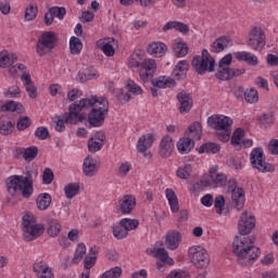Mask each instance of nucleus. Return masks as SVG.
<instances>
[{
    "mask_svg": "<svg viewBox=\"0 0 278 278\" xmlns=\"http://www.w3.org/2000/svg\"><path fill=\"white\" fill-rule=\"evenodd\" d=\"M74 106L78 114H84L81 112H86L91 108L88 114L90 127H101L110 112V102L105 97L91 96L90 98H83L78 102H74Z\"/></svg>",
    "mask_w": 278,
    "mask_h": 278,
    "instance_id": "obj_1",
    "label": "nucleus"
},
{
    "mask_svg": "<svg viewBox=\"0 0 278 278\" xmlns=\"http://www.w3.org/2000/svg\"><path fill=\"white\" fill-rule=\"evenodd\" d=\"M254 237H235L232 242V253L237 257L240 266H251L260 257L262 251L253 245Z\"/></svg>",
    "mask_w": 278,
    "mask_h": 278,
    "instance_id": "obj_2",
    "label": "nucleus"
},
{
    "mask_svg": "<svg viewBox=\"0 0 278 278\" xmlns=\"http://www.w3.org/2000/svg\"><path fill=\"white\" fill-rule=\"evenodd\" d=\"M34 174L33 170H26V176L13 175L7 178V190L11 197L22 194L23 199H29L34 194Z\"/></svg>",
    "mask_w": 278,
    "mask_h": 278,
    "instance_id": "obj_3",
    "label": "nucleus"
},
{
    "mask_svg": "<svg viewBox=\"0 0 278 278\" xmlns=\"http://www.w3.org/2000/svg\"><path fill=\"white\" fill-rule=\"evenodd\" d=\"M128 66L134 73H136V71H139V77L144 83L151 81V79H153V76L155 75V71H157V63H155V60L147 59V56H144V53L140 51L134 52L130 55L128 60Z\"/></svg>",
    "mask_w": 278,
    "mask_h": 278,
    "instance_id": "obj_4",
    "label": "nucleus"
},
{
    "mask_svg": "<svg viewBox=\"0 0 278 278\" xmlns=\"http://www.w3.org/2000/svg\"><path fill=\"white\" fill-rule=\"evenodd\" d=\"M208 127L216 129V136L220 142H229L231 138V125H233V119L225 115L210 116L207 118Z\"/></svg>",
    "mask_w": 278,
    "mask_h": 278,
    "instance_id": "obj_5",
    "label": "nucleus"
},
{
    "mask_svg": "<svg viewBox=\"0 0 278 278\" xmlns=\"http://www.w3.org/2000/svg\"><path fill=\"white\" fill-rule=\"evenodd\" d=\"M22 230L25 242H34L45 233V226L36 223L34 214L26 213L22 219Z\"/></svg>",
    "mask_w": 278,
    "mask_h": 278,
    "instance_id": "obj_6",
    "label": "nucleus"
},
{
    "mask_svg": "<svg viewBox=\"0 0 278 278\" xmlns=\"http://www.w3.org/2000/svg\"><path fill=\"white\" fill-rule=\"evenodd\" d=\"M191 66L198 75H205V73H214L216 71V60L206 49H203L201 55L193 56Z\"/></svg>",
    "mask_w": 278,
    "mask_h": 278,
    "instance_id": "obj_7",
    "label": "nucleus"
},
{
    "mask_svg": "<svg viewBox=\"0 0 278 278\" xmlns=\"http://www.w3.org/2000/svg\"><path fill=\"white\" fill-rule=\"evenodd\" d=\"M54 118L55 131H64V129H66V125L84 123V121H86V114H78L75 109V103H72L68 108V113H64L61 116L56 115Z\"/></svg>",
    "mask_w": 278,
    "mask_h": 278,
    "instance_id": "obj_8",
    "label": "nucleus"
},
{
    "mask_svg": "<svg viewBox=\"0 0 278 278\" xmlns=\"http://www.w3.org/2000/svg\"><path fill=\"white\" fill-rule=\"evenodd\" d=\"M56 45L58 35L54 31H45L37 40L36 53L39 58H45V55L53 51Z\"/></svg>",
    "mask_w": 278,
    "mask_h": 278,
    "instance_id": "obj_9",
    "label": "nucleus"
},
{
    "mask_svg": "<svg viewBox=\"0 0 278 278\" xmlns=\"http://www.w3.org/2000/svg\"><path fill=\"white\" fill-rule=\"evenodd\" d=\"M250 164L258 173H275V165L266 162L264 149L254 148L250 154Z\"/></svg>",
    "mask_w": 278,
    "mask_h": 278,
    "instance_id": "obj_10",
    "label": "nucleus"
},
{
    "mask_svg": "<svg viewBox=\"0 0 278 278\" xmlns=\"http://www.w3.org/2000/svg\"><path fill=\"white\" fill-rule=\"evenodd\" d=\"M227 192L231 193V205L237 208V212H240L244 207V189L238 187V180L235 178L226 180L225 184Z\"/></svg>",
    "mask_w": 278,
    "mask_h": 278,
    "instance_id": "obj_11",
    "label": "nucleus"
},
{
    "mask_svg": "<svg viewBox=\"0 0 278 278\" xmlns=\"http://www.w3.org/2000/svg\"><path fill=\"white\" fill-rule=\"evenodd\" d=\"M189 256L191 263L197 268H207L210 266V254L207 251L199 245L189 249Z\"/></svg>",
    "mask_w": 278,
    "mask_h": 278,
    "instance_id": "obj_12",
    "label": "nucleus"
},
{
    "mask_svg": "<svg viewBox=\"0 0 278 278\" xmlns=\"http://www.w3.org/2000/svg\"><path fill=\"white\" fill-rule=\"evenodd\" d=\"M248 47L254 51H262L266 47V34L261 27H253L248 36Z\"/></svg>",
    "mask_w": 278,
    "mask_h": 278,
    "instance_id": "obj_13",
    "label": "nucleus"
},
{
    "mask_svg": "<svg viewBox=\"0 0 278 278\" xmlns=\"http://www.w3.org/2000/svg\"><path fill=\"white\" fill-rule=\"evenodd\" d=\"M255 229V216L253 213L244 211L238 222V231L240 236H249Z\"/></svg>",
    "mask_w": 278,
    "mask_h": 278,
    "instance_id": "obj_14",
    "label": "nucleus"
},
{
    "mask_svg": "<svg viewBox=\"0 0 278 278\" xmlns=\"http://www.w3.org/2000/svg\"><path fill=\"white\" fill-rule=\"evenodd\" d=\"M152 86L153 87L150 89L152 97H160L161 91L159 88H175L176 83L175 79L168 76H160L152 79Z\"/></svg>",
    "mask_w": 278,
    "mask_h": 278,
    "instance_id": "obj_15",
    "label": "nucleus"
},
{
    "mask_svg": "<svg viewBox=\"0 0 278 278\" xmlns=\"http://www.w3.org/2000/svg\"><path fill=\"white\" fill-rule=\"evenodd\" d=\"M177 101L180 104L179 112L180 114H188L190 110H192V105H194V101L192 100V94L190 92L182 90L177 93Z\"/></svg>",
    "mask_w": 278,
    "mask_h": 278,
    "instance_id": "obj_16",
    "label": "nucleus"
},
{
    "mask_svg": "<svg viewBox=\"0 0 278 278\" xmlns=\"http://www.w3.org/2000/svg\"><path fill=\"white\" fill-rule=\"evenodd\" d=\"M244 73H247V70L244 68L228 67L217 71L215 76L220 81H229V79H233V77H240V75H244Z\"/></svg>",
    "mask_w": 278,
    "mask_h": 278,
    "instance_id": "obj_17",
    "label": "nucleus"
},
{
    "mask_svg": "<svg viewBox=\"0 0 278 278\" xmlns=\"http://www.w3.org/2000/svg\"><path fill=\"white\" fill-rule=\"evenodd\" d=\"M210 184L215 188H223L227 184V175L218 173V165L210 168Z\"/></svg>",
    "mask_w": 278,
    "mask_h": 278,
    "instance_id": "obj_18",
    "label": "nucleus"
},
{
    "mask_svg": "<svg viewBox=\"0 0 278 278\" xmlns=\"http://www.w3.org/2000/svg\"><path fill=\"white\" fill-rule=\"evenodd\" d=\"M181 243V232L177 230L168 231L165 236V245L169 251H176L179 249V244Z\"/></svg>",
    "mask_w": 278,
    "mask_h": 278,
    "instance_id": "obj_19",
    "label": "nucleus"
},
{
    "mask_svg": "<svg viewBox=\"0 0 278 278\" xmlns=\"http://www.w3.org/2000/svg\"><path fill=\"white\" fill-rule=\"evenodd\" d=\"M147 51L152 58H164L166 51H168V46L164 42H152L147 47Z\"/></svg>",
    "mask_w": 278,
    "mask_h": 278,
    "instance_id": "obj_20",
    "label": "nucleus"
},
{
    "mask_svg": "<svg viewBox=\"0 0 278 278\" xmlns=\"http://www.w3.org/2000/svg\"><path fill=\"white\" fill-rule=\"evenodd\" d=\"M33 270L37 278H53V269L42 261L35 263Z\"/></svg>",
    "mask_w": 278,
    "mask_h": 278,
    "instance_id": "obj_21",
    "label": "nucleus"
},
{
    "mask_svg": "<svg viewBox=\"0 0 278 278\" xmlns=\"http://www.w3.org/2000/svg\"><path fill=\"white\" fill-rule=\"evenodd\" d=\"M118 205L122 214H131L136 207V198L131 194L124 195L118 201Z\"/></svg>",
    "mask_w": 278,
    "mask_h": 278,
    "instance_id": "obj_22",
    "label": "nucleus"
},
{
    "mask_svg": "<svg viewBox=\"0 0 278 278\" xmlns=\"http://www.w3.org/2000/svg\"><path fill=\"white\" fill-rule=\"evenodd\" d=\"M21 80L24 87L26 88L28 97L30 99H36V97H38V89L36 88V85H34V80H31V75H29V73L24 72L22 74Z\"/></svg>",
    "mask_w": 278,
    "mask_h": 278,
    "instance_id": "obj_23",
    "label": "nucleus"
},
{
    "mask_svg": "<svg viewBox=\"0 0 278 278\" xmlns=\"http://www.w3.org/2000/svg\"><path fill=\"white\" fill-rule=\"evenodd\" d=\"M155 142V136L153 134L142 135L137 142V151L139 153H147V150L153 147Z\"/></svg>",
    "mask_w": 278,
    "mask_h": 278,
    "instance_id": "obj_24",
    "label": "nucleus"
},
{
    "mask_svg": "<svg viewBox=\"0 0 278 278\" xmlns=\"http://www.w3.org/2000/svg\"><path fill=\"white\" fill-rule=\"evenodd\" d=\"M174 149H175V143H173V138L170 136L163 137L160 143L161 157H170V155H173Z\"/></svg>",
    "mask_w": 278,
    "mask_h": 278,
    "instance_id": "obj_25",
    "label": "nucleus"
},
{
    "mask_svg": "<svg viewBox=\"0 0 278 278\" xmlns=\"http://www.w3.org/2000/svg\"><path fill=\"white\" fill-rule=\"evenodd\" d=\"M235 58L238 62H245L249 66H257V64H260L257 56L251 52H235Z\"/></svg>",
    "mask_w": 278,
    "mask_h": 278,
    "instance_id": "obj_26",
    "label": "nucleus"
},
{
    "mask_svg": "<svg viewBox=\"0 0 278 278\" xmlns=\"http://www.w3.org/2000/svg\"><path fill=\"white\" fill-rule=\"evenodd\" d=\"M172 76L176 81H181L188 77V61H179L172 72Z\"/></svg>",
    "mask_w": 278,
    "mask_h": 278,
    "instance_id": "obj_27",
    "label": "nucleus"
},
{
    "mask_svg": "<svg viewBox=\"0 0 278 278\" xmlns=\"http://www.w3.org/2000/svg\"><path fill=\"white\" fill-rule=\"evenodd\" d=\"M172 49L176 58H186V55H188V51H190L188 43L181 39H175L172 45Z\"/></svg>",
    "mask_w": 278,
    "mask_h": 278,
    "instance_id": "obj_28",
    "label": "nucleus"
},
{
    "mask_svg": "<svg viewBox=\"0 0 278 278\" xmlns=\"http://www.w3.org/2000/svg\"><path fill=\"white\" fill-rule=\"evenodd\" d=\"M97 161L90 155L84 160L83 173L86 177H94L97 175Z\"/></svg>",
    "mask_w": 278,
    "mask_h": 278,
    "instance_id": "obj_29",
    "label": "nucleus"
},
{
    "mask_svg": "<svg viewBox=\"0 0 278 278\" xmlns=\"http://www.w3.org/2000/svg\"><path fill=\"white\" fill-rule=\"evenodd\" d=\"M231 39L227 36H222L217 38L211 46L212 53H220L225 51V49L229 48Z\"/></svg>",
    "mask_w": 278,
    "mask_h": 278,
    "instance_id": "obj_30",
    "label": "nucleus"
},
{
    "mask_svg": "<svg viewBox=\"0 0 278 278\" xmlns=\"http://www.w3.org/2000/svg\"><path fill=\"white\" fill-rule=\"evenodd\" d=\"M0 112H17V114H23L25 108L22 103L11 100L0 105Z\"/></svg>",
    "mask_w": 278,
    "mask_h": 278,
    "instance_id": "obj_31",
    "label": "nucleus"
},
{
    "mask_svg": "<svg viewBox=\"0 0 278 278\" xmlns=\"http://www.w3.org/2000/svg\"><path fill=\"white\" fill-rule=\"evenodd\" d=\"M165 197L169 203L170 211L175 213L179 212V200L177 199V193L173 189L165 190Z\"/></svg>",
    "mask_w": 278,
    "mask_h": 278,
    "instance_id": "obj_32",
    "label": "nucleus"
},
{
    "mask_svg": "<svg viewBox=\"0 0 278 278\" xmlns=\"http://www.w3.org/2000/svg\"><path fill=\"white\" fill-rule=\"evenodd\" d=\"M203 128L201 123L194 122L189 126V131L187 132V137L194 142V140H201V134Z\"/></svg>",
    "mask_w": 278,
    "mask_h": 278,
    "instance_id": "obj_33",
    "label": "nucleus"
},
{
    "mask_svg": "<svg viewBox=\"0 0 278 278\" xmlns=\"http://www.w3.org/2000/svg\"><path fill=\"white\" fill-rule=\"evenodd\" d=\"M98 254H99V251L97 250V247H93L89 250L88 255L84 260V264L86 268L85 273H88V270H90V268H92V266L97 264Z\"/></svg>",
    "mask_w": 278,
    "mask_h": 278,
    "instance_id": "obj_34",
    "label": "nucleus"
},
{
    "mask_svg": "<svg viewBox=\"0 0 278 278\" xmlns=\"http://www.w3.org/2000/svg\"><path fill=\"white\" fill-rule=\"evenodd\" d=\"M169 29H176L180 34H188L190 27L181 22H168L163 26V31H168Z\"/></svg>",
    "mask_w": 278,
    "mask_h": 278,
    "instance_id": "obj_35",
    "label": "nucleus"
},
{
    "mask_svg": "<svg viewBox=\"0 0 278 278\" xmlns=\"http://www.w3.org/2000/svg\"><path fill=\"white\" fill-rule=\"evenodd\" d=\"M177 149L180 153H190L194 149V141L188 137H184L178 141Z\"/></svg>",
    "mask_w": 278,
    "mask_h": 278,
    "instance_id": "obj_36",
    "label": "nucleus"
},
{
    "mask_svg": "<svg viewBox=\"0 0 278 278\" xmlns=\"http://www.w3.org/2000/svg\"><path fill=\"white\" fill-rule=\"evenodd\" d=\"M51 194L49 193H40L37 197V207L38 210L45 211L49 208V205H51Z\"/></svg>",
    "mask_w": 278,
    "mask_h": 278,
    "instance_id": "obj_37",
    "label": "nucleus"
},
{
    "mask_svg": "<svg viewBox=\"0 0 278 278\" xmlns=\"http://www.w3.org/2000/svg\"><path fill=\"white\" fill-rule=\"evenodd\" d=\"M14 129V123L5 119V117H0V134L2 136H10Z\"/></svg>",
    "mask_w": 278,
    "mask_h": 278,
    "instance_id": "obj_38",
    "label": "nucleus"
},
{
    "mask_svg": "<svg viewBox=\"0 0 278 278\" xmlns=\"http://www.w3.org/2000/svg\"><path fill=\"white\" fill-rule=\"evenodd\" d=\"M48 225V235L51 236V238H56V236H60V231H62V225H60L58 219H49Z\"/></svg>",
    "mask_w": 278,
    "mask_h": 278,
    "instance_id": "obj_39",
    "label": "nucleus"
},
{
    "mask_svg": "<svg viewBox=\"0 0 278 278\" xmlns=\"http://www.w3.org/2000/svg\"><path fill=\"white\" fill-rule=\"evenodd\" d=\"M121 227L123 229H126V231L129 233V231H134V229H138L140 222L138 219H131V218H123L119 220Z\"/></svg>",
    "mask_w": 278,
    "mask_h": 278,
    "instance_id": "obj_40",
    "label": "nucleus"
},
{
    "mask_svg": "<svg viewBox=\"0 0 278 278\" xmlns=\"http://www.w3.org/2000/svg\"><path fill=\"white\" fill-rule=\"evenodd\" d=\"M66 199H74L79 194V182H71L64 188Z\"/></svg>",
    "mask_w": 278,
    "mask_h": 278,
    "instance_id": "obj_41",
    "label": "nucleus"
},
{
    "mask_svg": "<svg viewBox=\"0 0 278 278\" xmlns=\"http://www.w3.org/2000/svg\"><path fill=\"white\" fill-rule=\"evenodd\" d=\"M70 49L71 53L79 55L81 53V49H84V45L81 43V40L79 38L72 37L70 39Z\"/></svg>",
    "mask_w": 278,
    "mask_h": 278,
    "instance_id": "obj_42",
    "label": "nucleus"
},
{
    "mask_svg": "<svg viewBox=\"0 0 278 278\" xmlns=\"http://www.w3.org/2000/svg\"><path fill=\"white\" fill-rule=\"evenodd\" d=\"M176 175L179 179H190V176L192 175V165L186 164L182 166H179Z\"/></svg>",
    "mask_w": 278,
    "mask_h": 278,
    "instance_id": "obj_43",
    "label": "nucleus"
},
{
    "mask_svg": "<svg viewBox=\"0 0 278 278\" xmlns=\"http://www.w3.org/2000/svg\"><path fill=\"white\" fill-rule=\"evenodd\" d=\"M86 255V244L78 243L74 257L72 258V264H79L84 256Z\"/></svg>",
    "mask_w": 278,
    "mask_h": 278,
    "instance_id": "obj_44",
    "label": "nucleus"
},
{
    "mask_svg": "<svg viewBox=\"0 0 278 278\" xmlns=\"http://www.w3.org/2000/svg\"><path fill=\"white\" fill-rule=\"evenodd\" d=\"M114 94L117 101L122 103V105H125V103H129V101H131V94L125 92V89H115Z\"/></svg>",
    "mask_w": 278,
    "mask_h": 278,
    "instance_id": "obj_45",
    "label": "nucleus"
},
{
    "mask_svg": "<svg viewBox=\"0 0 278 278\" xmlns=\"http://www.w3.org/2000/svg\"><path fill=\"white\" fill-rule=\"evenodd\" d=\"M5 99H18L21 98V88L17 85H13L3 91Z\"/></svg>",
    "mask_w": 278,
    "mask_h": 278,
    "instance_id": "obj_46",
    "label": "nucleus"
},
{
    "mask_svg": "<svg viewBox=\"0 0 278 278\" xmlns=\"http://www.w3.org/2000/svg\"><path fill=\"white\" fill-rule=\"evenodd\" d=\"M198 151L199 153H218L220 151V146L212 142L203 143Z\"/></svg>",
    "mask_w": 278,
    "mask_h": 278,
    "instance_id": "obj_47",
    "label": "nucleus"
},
{
    "mask_svg": "<svg viewBox=\"0 0 278 278\" xmlns=\"http://www.w3.org/2000/svg\"><path fill=\"white\" fill-rule=\"evenodd\" d=\"M38 157V147L33 146L29 148H25L24 150V160L25 162H34Z\"/></svg>",
    "mask_w": 278,
    "mask_h": 278,
    "instance_id": "obj_48",
    "label": "nucleus"
},
{
    "mask_svg": "<svg viewBox=\"0 0 278 278\" xmlns=\"http://www.w3.org/2000/svg\"><path fill=\"white\" fill-rule=\"evenodd\" d=\"M244 99L247 103H257V101H260L257 89L255 88L247 89L244 91Z\"/></svg>",
    "mask_w": 278,
    "mask_h": 278,
    "instance_id": "obj_49",
    "label": "nucleus"
},
{
    "mask_svg": "<svg viewBox=\"0 0 278 278\" xmlns=\"http://www.w3.org/2000/svg\"><path fill=\"white\" fill-rule=\"evenodd\" d=\"M126 90H128V92H131V94H135V96L142 94L143 92L142 87L136 84L131 79H128L126 81Z\"/></svg>",
    "mask_w": 278,
    "mask_h": 278,
    "instance_id": "obj_50",
    "label": "nucleus"
},
{
    "mask_svg": "<svg viewBox=\"0 0 278 278\" xmlns=\"http://www.w3.org/2000/svg\"><path fill=\"white\" fill-rule=\"evenodd\" d=\"M38 16V7L30 4L25 9L24 18L25 21H34Z\"/></svg>",
    "mask_w": 278,
    "mask_h": 278,
    "instance_id": "obj_51",
    "label": "nucleus"
},
{
    "mask_svg": "<svg viewBox=\"0 0 278 278\" xmlns=\"http://www.w3.org/2000/svg\"><path fill=\"white\" fill-rule=\"evenodd\" d=\"M123 275V268L116 266L104 271L100 278H119Z\"/></svg>",
    "mask_w": 278,
    "mask_h": 278,
    "instance_id": "obj_52",
    "label": "nucleus"
},
{
    "mask_svg": "<svg viewBox=\"0 0 278 278\" xmlns=\"http://www.w3.org/2000/svg\"><path fill=\"white\" fill-rule=\"evenodd\" d=\"M155 257L157 260H161V262H167V264L173 265L174 261L173 258H168V251L164 248L156 249Z\"/></svg>",
    "mask_w": 278,
    "mask_h": 278,
    "instance_id": "obj_53",
    "label": "nucleus"
},
{
    "mask_svg": "<svg viewBox=\"0 0 278 278\" xmlns=\"http://www.w3.org/2000/svg\"><path fill=\"white\" fill-rule=\"evenodd\" d=\"M113 236L114 238H116V240H125V238H127V236H129V232L126 231L125 228H123V226H113Z\"/></svg>",
    "mask_w": 278,
    "mask_h": 278,
    "instance_id": "obj_54",
    "label": "nucleus"
},
{
    "mask_svg": "<svg viewBox=\"0 0 278 278\" xmlns=\"http://www.w3.org/2000/svg\"><path fill=\"white\" fill-rule=\"evenodd\" d=\"M101 149H103V142L97 141V139L92 137L88 140V150L90 153H97L101 151Z\"/></svg>",
    "mask_w": 278,
    "mask_h": 278,
    "instance_id": "obj_55",
    "label": "nucleus"
},
{
    "mask_svg": "<svg viewBox=\"0 0 278 278\" xmlns=\"http://www.w3.org/2000/svg\"><path fill=\"white\" fill-rule=\"evenodd\" d=\"M30 125L31 118H29L28 116L21 117L16 123L18 131H25V129L30 127Z\"/></svg>",
    "mask_w": 278,
    "mask_h": 278,
    "instance_id": "obj_56",
    "label": "nucleus"
},
{
    "mask_svg": "<svg viewBox=\"0 0 278 278\" xmlns=\"http://www.w3.org/2000/svg\"><path fill=\"white\" fill-rule=\"evenodd\" d=\"M258 121L261 125H273L275 123V115L273 112L264 113L258 117Z\"/></svg>",
    "mask_w": 278,
    "mask_h": 278,
    "instance_id": "obj_57",
    "label": "nucleus"
},
{
    "mask_svg": "<svg viewBox=\"0 0 278 278\" xmlns=\"http://www.w3.org/2000/svg\"><path fill=\"white\" fill-rule=\"evenodd\" d=\"M55 178V175H53V170L49 167H47L43 170L42 175V181L46 186H50V184H53V179Z\"/></svg>",
    "mask_w": 278,
    "mask_h": 278,
    "instance_id": "obj_58",
    "label": "nucleus"
},
{
    "mask_svg": "<svg viewBox=\"0 0 278 278\" xmlns=\"http://www.w3.org/2000/svg\"><path fill=\"white\" fill-rule=\"evenodd\" d=\"M242 138H244V130L237 128L231 136V144H240Z\"/></svg>",
    "mask_w": 278,
    "mask_h": 278,
    "instance_id": "obj_59",
    "label": "nucleus"
},
{
    "mask_svg": "<svg viewBox=\"0 0 278 278\" xmlns=\"http://www.w3.org/2000/svg\"><path fill=\"white\" fill-rule=\"evenodd\" d=\"M213 203L217 214H223V207H225V197H216L215 200H213Z\"/></svg>",
    "mask_w": 278,
    "mask_h": 278,
    "instance_id": "obj_60",
    "label": "nucleus"
},
{
    "mask_svg": "<svg viewBox=\"0 0 278 278\" xmlns=\"http://www.w3.org/2000/svg\"><path fill=\"white\" fill-rule=\"evenodd\" d=\"M50 12H52L59 21H62V18L66 16V9L64 7H52L50 8Z\"/></svg>",
    "mask_w": 278,
    "mask_h": 278,
    "instance_id": "obj_61",
    "label": "nucleus"
},
{
    "mask_svg": "<svg viewBox=\"0 0 278 278\" xmlns=\"http://www.w3.org/2000/svg\"><path fill=\"white\" fill-rule=\"evenodd\" d=\"M9 66H12L10 63V53L2 51L0 53V68H8Z\"/></svg>",
    "mask_w": 278,
    "mask_h": 278,
    "instance_id": "obj_62",
    "label": "nucleus"
},
{
    "mask_svg": "<svg viewBox=\"0 0 278 278\" xmlns=\"http://www.w3.org/2000/svg\"><path fill=\"white\" fill-rule=\"evenodd\" d=\"M35 136L38 140H47L49 138V129L40 126L35 130Z\"/></svg>",
    "mask_w": 278,
    "mask_h": 278,
    "instance_id": "obj_63",
    "label": "nucleus"
},
{
    "mask_svg": "<svg viewBox=\"0 0 278 278\" xmlns=\"http://www.w3.org/2000/svg\"><path fill=\"white\" fill-rule=\"evenodd\" d=\"M231 60H233V56L231 55V53L226 54L218 62L219 68H222V71H223V68H229V65L231 64Z\"/></svg>",
    "mask_w": 278,
    "mask_h": 278,
    "instance_id": "obj_64",
    "label": "nucleus"
}]
</instances>
